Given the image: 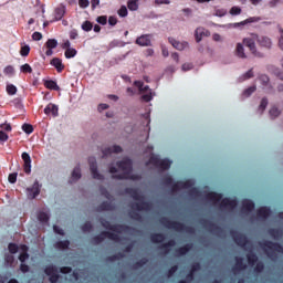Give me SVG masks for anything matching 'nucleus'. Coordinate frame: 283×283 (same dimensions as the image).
Segmentation results:
<instances>
[{
	"mask_svg": "<svg viewBox=\"0 0 283 283\" xmlns=\"http://www.w3.org/2000/svg\"><path fill=\"white\" fill-rule=\"evenodd\" d=\"M116 165L118 169H120V171H124V174L112 175V178L114 180H138V177L136 175H132V171L134 169V164L132 159L124 158L123 160L117 161Z\"/></svg>",
	"mask_w": 283,
	"mask_h": 283,
	"instance_id": "f257e3e1",
	"label": "nucleus"
},
{
	"mask_svg": "<svg viewBox=\"0 0 283 283\" xmlns=\"http://www.w3.org/2000/svg\"><path fill=\"white\" fill-rule=\"evenodd\" d=\"M125 193H127V196H130L133 200L138 201L130 206V208L134 209L135 211H149L151 209V203L145 201V196L140 195V191H138V189L125 188Z\"/></svg>",
	"mask_w": 283,
	"mask_h": 283,
	"instance_id": "f03ea898",
	"label": "nucleus"
},
{
	"mask_svg": "<svg viewBox=\"0 0 283 283\" xmlns=\"http://www.w3.org/2000/svg\"><path fill=\"white\" fill-rule=\"evenodd\" d=\"M206 198L210 200V202H213L214 205L220 203V207L223 209H235L238 207V200L237 199H231V198H223L222 199V193L218 192H208L206 195Z\"/></svg>",
	"mask_w": 283,
	"mask_h": 283,
	"instance_id": "7ed1b4c3",
	"label": "nucleus"
},
{
	"mask_svg": "<svg viewBox=\"0 0 283 283\" xmlns=\"http://www.w3.org/2000/svg\"><path fill=\"white\" fill-rule=\"evenodd\" d=\"M159 222L163 224V227H166V229H174V231H185L186 233H196V229H193V227L186 226L180 221H171L167 217H161Z\"/></svg>",
	"mask_w": 283,
	"mask_h": 283,
	"instance_id": "20e7f679",
	"label": "nucleus"
},
{
	"mask_svg": "<svg viewBox=\"0 0 283 283\" xmlns=\"http://www.w3.org/2000/svg\"><path fill=\"white\" fill-rule=\"evenodd\" d=\"M263 251H265L268 258H276L275 253H283L282 244L273 241H265L261 244Z\"/></svg>",
	"mask_w": 283,
	"mask_h": 283,
	"instance_id": "39448f33",
	"label": "nucleus"
},
{
	"mask_svg": "<svg viewBox=\"0 0 283 283\" xmlns=\"http://www.w3.org/2000/svg\"><path fill=\"white\" fill-rule=\"evenodd\" d=\"M255 41H258V39L255 38V33H252L250 38L243 39V45H245V48H249L253 56H258L259 59H262L264 54L258 51V46H255Z\"/></svg>",
	"mask_w": 283,
	"mask_h": 283,
	"instance_id": "423d86ee",
	"label": "nucleus"
},
{
	"mask_svg": "<svg viewBox=\"0 0 283 283\" xmlns=\"http://www.w3.org/2000/svg\"><path fill=\"white\" fill-rule=\"evenodd\" d=\"M149 164L154 165V167H157V169H161L163 171H167L171 168V160L169 159H160V157L153 155L149 158Z\"/></svg>",
	"mask_w": 283,
	"mask_h": 283,
	"instance_id": "0eeeda50",
	"label": "nucleus"
},
{
	"mask_svg": "<svg viewBox=\"0 0 283 283\" xmlns=\"http://www.w3.org/2000/svg\"><path fill=\"white\" fill-rule=\"evenodd\" d=\"M105 238H108V240H113L114 242H120V237L109 231H103L99 234L93 237V242L95 244H101L102 242L105 241Z\"/></svg>",
	"mask_w": 283,
	"mask_h": 283,
	"instance_id": "6e6552de",
	"label": "nucleus"
},
{
	"mask_svg": "<svg viewBox=\"0 0 283 283\" xmlns=\"http://www.w3.org/2000/svg\"><path fill=\"white\" fill-rule=\"evenodd\" d=\"M99 222L104 229H107L108 231H114V233H123V230L125 229V226L123 224H112L109 221H107L104 218L99 219Z\"/></svg>",
	"mask_w": 283,
	"mask_h": 283,
	"instance_id": "1a4fd4ad",
	"label": "nucleus"
},
{
	"mask_svg": "<svg viewBox=\"0 0 283 283\" xmlns=\"http://www.w3.org/2000/svg\"><path fill=\"white\" fill-rule=\"evenodd\" d=\"M254 39H256L258 45H260V48H263L264 50H271V48H273V42L271 41V38L266 35L254 34Z\"/></svg>",
	"mask_w": 283,
	"mask_h": 283,
	"instance_id": "9d476101",
	"label": "nucleus"
},
{
	"mask_svg": "<svg viewBox=\"0 0 283 283\" xmlns=\"http://www.w3.org/2000/svg\"><path fill=\"white\" fill-rule=\"evenodd\" d=\"M88 165H90L92 177L95 180H103L104 177H103V175H101L98 172V165L96 164V158H90L88 159Z\"/></svg>",
	"mask_w": 283,
	"mask_h": 283,
	"instance_id": "9b49d317",
	"label": "nucleus"
},
{
	"mask_svg": "<svg viewBox=\"0 0 283 283\" xmlns=\"http://www.w3.org/2000/svg\"><path fill=\"white\" fill-rule=\"evenodd\" d=\"M231 235L235 244H238V247H241L242 249H244V247L249 244V238H247L245 234H242L239 232H231Z\"/></svg>",
	"mask_w": 283,
	"mask_h": 283,
	"instance_id": "f8f14e48",
	"label": "nucleus"
},
{
	"mask_svg": "<svg viewBox=\"0 0 283 283\" xmlns=\"http://www.w3.org/2000/svg\"><path fill=\"white\" fill-rule=\"evenodd\" d=\"M135 43L140 48H149V45H151V34H143L138 36Z\"/></svg>",
	"mask_w": 283,
	"mask_h": 283,
	"instance_id": "ddd939ff",
	"label": "nucleus"
},
{
	"mask_svg": "<svg viewBox=\"0 0 283 283\" xmlns=\"http://www.w3.org/2000/svg\"><path fill=\"white\" fill-rule=\"evenodd\" d=\"M59 45V41H56V39H49L44 46L46 48L45 54L46 56H52V54H54L55 48H57Z\"/></svg>",
	"mask_w": 283,
	"mask_h": 283,
	"instance_id": "4468645a",
	"label": "nucleus"
},
{
	"mask_svg": "<svg viewBox=\"0 0 283 283\" xmlns=\"http://www.w3.org/2000/svg\"><path fill=\"white\" fill-rule=\"evenodd\" d=\"M123 147L118 145H114L112 147H106L102 150L103 157L106 158L107 156H112V154H122Z\"/></svg>",
	"mask_w": 283,
	"mask_h": 283,
	"instance_id": "2eb2a0df",
	"label": "nucleus"
},
{
	"mask_svg": "<svg viewBox=\"0 0 283 283\" xmlns=\"http://www.w3.org/2000/svg\"><path fill=\"white\" fill-rule=\"evenodd\" d=\"M22 160L24 163V165H23L24 172L31 174L32 172V158L30 157V154L22 153Z\"/></svg>",
	"mask_w": 283,
	"mask_h": 283,
	"instance_id": "dca6fc26",
	"label": "nucleus"
},
{
	"mask_svg": "<svg viewBox=\"0 0 283 283\" xmlns=\"http://www.w3.org/2000/svg\"><path fill=\"white\" fill-rule=\"evenodd\" d=\"M256 216L260 220H266L271 216V208L261 207L256 210Z\"/></svg>",
	"mask_w": 283,
	"mask_h": 283,
	"instance_id": "f3484780",
	"label": "nucleus"
},
{
	"mask_svg": "<svg viewBox=\"0 0 283 283\" xmlns=\"http://www.w3.org/2000/svg\"><path fill=\"white\" fill-rule=\"evenodd\" d=\"M247 270V265L244 264V259L242 256H235V264L232 268L233 273L238 271Z\"/></svg>",
	"mask_w": 283,
	"mask_h": 283,
	"instance_id": "a211bd4d",
	"label": "nucleus"
},
{
	"mask_svg": "<svg viewBox=\"0 0 283 283\" xmlns=\"http://www.w3.org/2000/svg\"><path fill=\"white\" fill-rule=\"evenodd\" d=\"M50 63L53 67H55L56 72H59L60 74H61V72H63L65 70L63 60H61L59 57H53Z\"/></svg>",
	"mask_w": 283,
	"mask_h": 283,
	"instance_id": "6ab92c4d",
	"label": "nucleus"
},
{
	"mask_svg": "<svg viewBox=\"0 0 283 283\" xmlns=\"http://www.w3.org/2000/svg\"><path fill=\"white\" fill-rule=\"evenodd\" d=\"M193 249V243H186L184 247L178 248L175 253L176 255L182 256L187 255L189 251Z\"/></svg>",
	"mask_w": 283,
	"mask_h": 283,
	"instance_id": "aec40b11",
	"label": "nucleus"
},
{
	"mask_svg": "<svg viewBox=\"0 0 283 283\" xmlns=\"http://www.w3.org/2000/svg\"><path fill=\"white\" fill-rule=\"evenodd\" d=\"M44 114L46 116H50V114H52V116L56 117L59 116V106H56L55 104L50 103L45 108H44Z\"/></svg>",
	"mask_w": 283,
	"mask_h": 283,
	"instance_id": "412c9836",
	"label": "nucleus"
},
{
	"mask_svg": "<svg viewBox=\"0 0 283 283\" xmlns=\"http://www.w3.org/2000/svg\"><path fill=\"white\" fill-rule=\"evenodd\" d=\"M203 224L207 227L208 231H211V233H220V231H222V228H220V226L209 220H205Z\"/></svg>",
	"mask_w": 283,
	"mask_h": 283,
	"instance_id": "4be33fe9",
	"label": "nucleus"
},
{
	"mask_svg": "<svg viewBox=\"0 0 283 283\" xmlns=\"http://www.w3.org/2000/svg\"><path fill=\"white\" fill-rule=\"evenodd\" d=\"M65 17V6L61 4L54 10V19L53 21H61Z\"/></svg>",
	"mask_w": 283,
	"mask_h": 283,
	"instance_id": "5701e85b",
	"label": "nucleus"
},
{
	"mask_svg": "<svg viewBox=\"0 0 283 283\" xmlns=\"http://www.w3.org/2000/svg\"><path fill=\"white\" fill-rule=\"evenodd\" d=\"M169 43L172 44V48H175V50H179L182 51L185 50V48H189V43L188 42H178L175 39L169 38Z\"/></svg>",
	"mask_w": 283,
	"mask_h": 283,
	"instance_id": "b1692460",
	"label": "nucleus"
},
{
	"mask_svg": "<svg viewBox=\"0 0 283 283\" xmlns=\"http://www.w3.org/2000/svg\"><path fill=\"white\" fill-rule=\"evenodd\" d=\"M166 237L164 233H151L150 234V241L153 242V244H160L163 242H165Z\"/></svg>",
	"mask_w": 283,
	"mask_h": 283,
	"instance_id": "393cba45",
	"label": "nucleus"
},
{
	"mask_svg": "<svg viewBox=\"0 0 283 283\" xmlns=\"http://www.w3.org/2000/svg\"><path fill=\"white\" fill-rule=\"evenodd\" d=\"M253 209H255V203L252 200L244 199L242 201V210L243 211L251 212V211H253Z\"/></svg>",
	"mask_w": 283,
	"mask_h": 283,
	"instance_id": "a878e982",
	"label": "nucleus"
},
{
	"mask_svg": "<svg viewBox=\"0 0 283 283\" xmlns=\"http://www.w3.org/2000/svg\"><path fill=\"white\" fill-rule=\"evenodd\" d=\"M114 205L109 201H104L97 207V211H114Z\"/></svg>",
	"mask_w": 283,
	"mask_h": 283,
	"instance_id": "bb28decb",
	"label": "nucleus"
},
{
	"mask_svg": "<svg viewBox=\"0 0 283 283\" xmlns=\"http://www.w3.org/2000/svg\"><path fill=\"white\" fill-rule=\"evenodd\" d=\"M176 244V240L171 239L169 240L167 243H163L159 249L160 251H164V253H169V251H171V247H174Z\"/></svg>",
	"mask_w": 283,
	"mask_h": 283,
	"instance_id": "cd10ccee",
	"label": "nucleus"
},
{
	"mask_svg": "<svg viewBox=\"0 0 283 283\" xmlns=\"http://www.w3.org/2000/svg\"><path fill=\"white\" fill-rule=\"evenodd\" d=\"M44 87H46V90H53L54 92H59V90H61V87H59V84H56V82L53 80H46L44 82Z\"/></svg>",
	"mask_w": 283,
	"mask_h": 283,
	"instance_id": "c85d7f7f",
	"label": "nucleus"
},
{
	"mask_svg": "<svg viewBox=\"0 0 283 283\" xmlns=\"http://www.w3.org/2000/svg\"><path fill=\"white\" fill-rule=\"evenodd\" d=\"M235 55L239 59H247V53H244V45L242 43H238L235 48Z\"/></svg>",
	"mask_w": 283,
	"mask_h": 283,
	"instance_id": "c756f323",
	"label": "nucleus"
},
{
	"mask_svg": "<svg viewBox=\"0 0 283 283\" xmlns=\"http://www.w3.org/2000/svg\"><path fill=\"white\" fill-rule=\"evenodd\" d=\"M55 249H60L64 251L65 249H70V240L57 241L54 243Z\"/></svg>",
	"mask_w": 283,
	"mask_h": 283,
	"instance_id": "7c9ffc66",
	"label": "nucleus"
},
{
	"mask_svg": "<svg viewBox=\"0 0 283 283\" xmlns=\"http://www.w3.org/2000/svg\"><path fill=\"white\" fill-rule=\"evenodd\" d=\"M247 260L248 263L250 264V266H255V264L258 263V254L251 252L247 254Z\"/></svg>",
	"mask_w": 283,
	"mask_h": 283,
	"instance_id": "2f4dec72",
	"label": "nucleus"
},
{
	"mask_svg": "<svg viewBox=\"0 0 283 283\" xmlns=\"http://www.w3.org/2000/svg\"><path fill=\"white\" fill-rule=\"evenodd\" d=\"M44 273L45 275H54L55 273H59V268H56L55 265H48L44 269Z\"/></svg>",
	"mask_w": 283,
	"mask_h": 283,
	"instance_id": "473e14b6",
	"label": "nucleus"
},
{
	"mask_svg": "<svg viewBox=\"0 0 283 283\" xmlns=\"http://www.w3.org/2000/svg\"><path fill=\"white\" fill-rule=\"evenodd\" d=\"M76 54H78V51H76V49L71 48L67 49L64 53L65 59H74V56H76Z\"/></svg>",
	"mask_w": 283,
	"mask_h": 283,
	"instance_id": "72a5a7b5",
	"label": "nucleus"
},
{
	"mask_svg": "<svg viewBox=\"0 0 283 283\" xmlns=\"http://www.w3.org/2000/svg\"><path fill=\"white\" fill-rule=\"evenodd\" d=\"M123 258H125V254L122 252H118L117 254L107 256L106 260H107V262H116V260H123Z\"/></svg>",
	"mask_w": 283,
	"mask_h": 283,
	"instance_id": "f704fd0d",
	"label": "nucleus"
},
{
	"mask_svg": "<svg viewBox=\"0 0 283 283\" xmlns=\"http://www.w3.org/2000/svg\"><path fill=\"white\" fill-rule=\"evenodd\" d=\"M269 234L274 238V240H277V238L282 237V231L280 229L271 228L269 230Z\"/></svg>",
	"mask_w": 283,
	"mask_h": 283,
	"instance_id": "c9c22d12",
	"label": "nucleus"
},
{
	"mask_svg": "<svg viewBox=\"0 0 283 283\" xmlns=\"http://www.w3.org/2000/svg\"><path fill=\"white\" fill-rule=\"evenodd\" d=\"M255 21H258V18L253 17V18H248L247 20H244L240 23H234L232 25H233V28H240V25H247V23H255Z\"/></svg>",
	"mask_w": 283,
	"mask_h": 283,
	"instance_id": "e433bc0d",
	"label": "nucleus"
},
{
	"mask_svg": "<svg viewBox=\"0 0 283 283\" xmlns=\"http://www.w3.org/2000/svg\"><path fill=\"white\" fill-rule=\"evenodd\" d=\"M29 191V198L34 199L36 198V196H39V193H41V190L39 189V187H33L31 189H28Z\"/></svg>",
	"mask_w": 283,
	"mask_h": 283,
	"instance_id": "4c0bfd02",
	"label": "nucleus"
},
{
	"mask_svg": "<svg viewBox=\"0 0 283 283\" xmlns=\"http://www.w3.org/2000/svg\"><path fill=\"white\" fill-rule=\"evenodd\" d=\"M205 29L202 28H197L196 31H195V38H196V41L197 43H200V41H202V34H205Z\"/></svg>",
	"mask_w": 283,
	"mask_h": 283,
	"instance_id": "58836bf2",
	"label": "nucleus"
},
{
	"mask_svg": "<svg viewBox=\"0 0 283 283\" xmlns=\"http://www.w3.org/2000/svg\"><path fill=\"white\" fill-rule=\"evenodd\" d=\"M268 105H269V99H268L266 97H263V98L261 99L260 105H259V112H260V114H263V113H264V109H266Z\"/></svg>",
	"mask_w": 283,
	"mask_h": 283,
	"instance_id": "ea45409f",
	"label": "nucleus"
},
{
	"mask_svg": "<svg viewBox=\"0 0 283 283\" xmlns=\"http://www.w3.org/2000/svg\"><path fill=\"white\" fill-rule=\"evenodd\" d=\"M147 262H149V260H147V258H143L139 261L134 263V269H143V266H145V264H147Z\"/></svg>",
	"mask_w": 283,
	"mask_h": 283,
	"instance_id": "a19ab883",
	"label": "nucleus"
},
{
	"mask_svg": "<svg viewBox=\"0 0 283 283\" xmlns=\"http://www.w3.org/2000/svg\"><path fill=\"white\" fill-rule=\"evenodd\" d=\"M127 7L128 10H132L133 12L138 10V0H128Z\"/></svg>",
	"mask_w": 283,
	"mask_h": 283,
	"instance_id": "79ce46f5",
	"label": "nucleus"
},
{
	"mask_svg": "<svg viewBox=\"0 0 283 283\" xmlns=\"http://www.w3.org/2000/svg\"><path fill=\"white\" fill-rule=\"evenodd\" d=\"M161 180L166 187H171V185H174V178L169 175H166L165 177H163Z\"/></svg>",
	"mask_w": 283,
	"mask_h": 283,
	"instance_id": "37998d69",
	"label": "nucleus"
},
{
	"mask_svg": "<svg viewBox=\"0 0 283 283\" xmlns=\"http://www.w3.org/2000/svg\"><path fill=\"white\" fill-rule=\"evenodd\" d=\"M73 180H81V167H75L72 171Z\"/></svg>",
	"mask_w": 283,
	"mask_h": 283,
	"instance_id": "c03bdc74",
	"label": "nucleus"
},
{
	"mask_svg": "<svg viewBox=\"0 0 283 283\" xmlns=\"http://www.w3.org/2000/svg\"><path fill=\"white\" fill-rule=\"evenodd\" d=\"M38 220L40 222H49L50 221V216H48L46 212H39L38 213Z\"/></svg>",
	"mask_w": 283,
	"mask_h": 283,
	"instance_id": "a18cd8bd",
	"label": "nucleus"
},
{
	"mask_svg": "<svg viewBox=\"0 0 283 283\" xmlns=\"http://www.w3.org/2000/svg\"><path fill=\"white\" fill-rule=\"evenodd\" d=\"M92 28H94V24L87 20L82 23V30H84V32H92Z\"/></svg>",
	"mask_w": 283,
	"mask_h": 283,
	"instance_id": "49530a36",
	"label": "nucleus"
},
{
	"mask_svg": "<svg viewBox=\"0 0 283 283\" xmlns=\"http://www.w3.org/2000/svg\"><path fill=\"white\" fill-rule=\"evenodd\" d=\"M20 72H22L23 74H32V66L25 63L20 67Z\"/></svg>",
	"mask_w": 283,
	"mask_h": 283,
	"instance_id": "de8ad7c7",
	"label": "nucleus"
},
{
	"mask_svg": "<svg viewBox=\"0 0 283 283\" xmlns=\"http://www.w3.org/2000/svg\"><path fill=\"white\" fill-rule=\"evenodd\" d=\"M7 94H9V96H14V94H17V86H14L13 84H8Z\"/></svg>",
	"mask_w": 283,
	"mask_h": 283,
	"instance_id": "09e8293b",
	"label": "nucleus"
},
{
	"mask_svg": "<svg viewBox=\"0 0 283 283\" xmlns=\"http://www.w3.org/2000/svg\"><path fill=\"white\" fill-rule=\"evenodd\" d=\"M92 229H94V227L92 226V222L86 221L83 226H82V231L84 233H90V231H92Z\"/></svg>",
	"mask_w": 283,
	"mask_h": 283,
	"instance_id": "8fccbe9b",
	"label": "nucleus"
},
{
	"mask_svg": "<svg viewBox=\"0 0 283 283\" xmlns=\"http://www.w3.org/2000/svg\"><path fill=\"white\" fill-rule=\"evenodd\" d=\"M8 250L11 253V255H14V253L19 252V245H17V243H9Z\"/></svg>",
	"mask_w": 283,
	"mask_h": 283,
	"instance_id": "3c124183",
	"label": "nucleus"
},
{
	"mask_svg": "<svg viewBox=\"0 0 283 283\" xmlns=\"http://www.w3.org/2000/svg\"><path fill=\"white\" fill-rule=\"evenodd\" d=\"M22 130L24 132V134H32V132H34V127L32 126V124H23Z\"/></svg>",
	"mask_w": 283,
	"mask_h": 283,
	"instance_id": "603ef678",
	"label": "nucleus"
},
{
	"mask_svg": "<svg viewBox=\"0 0 283 283\" xmlns=\"http://www.w3.org/2000/svg\"><path fill=\"white\" fill-rule=\"evenodd\" d=\"M170 187L172 192L180 191V189H182V184L181 181H177V182L172 181V185H170Z\"/></svg>",
	"mask_w": 283,
	"mask_h": 283,
	"instance_id": "864d4df0",
	"label": "nucleus"
},
{
	"mask_svg": "<svg viewBox=\"0 0 283 283\" xmlns=\"http://www.w3.org/2000/svg\"><path fill=\"white\" fill-rule=\"evenodd\" d=\"M191 187H193V181L191 179L181 181V189H191Z\"/></svg>",
	"mask_w": 283,
	"mask_h": 283,
	"instance_id": "5fc2aeb1",
	"label": "nucleus"
},
{
	"mask_svg": "<svg viewBox=\"0 0 283 283\" xmlns=\"http://www.w3.org/2000/svg\"><path fill=\"white\" fill-rule=\"evenodd\" d=\"M134 85H136V87H138V90L140 91V92H148V90H149V87L148 86H144L143 87V82L142 81H135L134 82Z\"/></svg>",
	"mask_w": 283,
	"mask_h": 283,
	"instance_id": "6e6d98bb",
	"label": "nucleus"
},
{
	"mask_svg": "<svg viewBox=\"0 0 283 283\" xmlns=\"http://www.w3.org/2000/svg\"><path fill=\"white\" fill-rule=\"evenodd\" d=\"M271 118H277L280 116V111L277 107L273 106L269 112Z\"/></svg>",
	"mask_w": 283,
	"mask_h": 283,
	"instance_id": "4d7b16f0",
	"label": "nucleus"
},
{
	"mask_svg": "<svg viewBox=\"0 0 283 283\" xmlns=\"http://www.w3.org/2000/svg\"><path fill=\"white\" fill-rule=\"evenodd\" d=\"M255 90H256L255 86L248 87L247 90L243 91V96H245V98H249V96H251V94H253Z\"/></svg>",
	"mask_w": 283,
	"mask_h": 283,
	"instance_id": "13d9d810",
	"label": "nucleus"
},
{
	"mask_svg": "<svg viewBox=\"0 0 283 283\" xmlns=\"http://www.w3.org/2000/svg\"><path fill=\"white\" fill-rule=\"evenodd\" d=\"M230 14L232 17H237L238 14H242V9L240 7H232L230 9Z\"/></svg>",
	"mask_w": 283,
	"mask_h": 283,
	"instance_id": "bf43d9fd",
	"label": "nucleus"
},
{
	"mask_svg": "<svg viewBox=\"0 0 283 283\" xmlns=\"http://www.w3.org/2000/svg\"><path fill=\"white\" fill-rule=\"evenodd\" d=\"M21 56H28L30 54V45H23L20 50Z\"/></svg>",
	"mask_w": 283,
	"mask_h": 283,
	"instance_id": "052dcab7",
	"label": "nucleus"
},
{
	"mask_svg": "<svg viewBox=\"0 0 283 283\" xmlns=\"http://www.w3.org/2000/svg\"><path fill=\"white\" fill-rule=\"evenodd\" d=\"M178 272V265H172L168 272H167V276L168 277H174V274H176Z\"/></svg>",
	"mask_w": 283,
	"mask_h": 283,
	"instance_id": "680f3d73",
	"label": "nucleus"
},
{
	"mask_svg": "<svg viewBox=\"0 0 283 283\" xmlns=\"http://www.w3.org/2000/svg\"><path fill=\"white\" fill-rule=\"evenodd\" d=\"M259 81L262 83V85L266 86L269 85V75L262 74L259 76Z\"/></svg>",
	"mask_w": 283,
	"mask_h": 283,
	"instance_id": "e2e57ef3",
	"label": "nucleus"
},
{
	"mask_svg": "<svg viewBox=\"0 0 283 283\" xmlns=\"http://www.w3.org/2000/svg\"><path fill=\"white\" fill-rule=\"evenodd\" d=\"M96 21L101 25H107V15H99L97 17Z\"/></svg>",
	"mask_w": 283,
	"mask_h": 283,
	"instance_id": "0e129e2a",
	"label": "nucleus"
},
{
	"mask_svg": "<svg viewBox=\"0 0 283 283\" xmlns=\"http://www.w3.org/2000/svg\"><path fill=\"white\" fill-rule=\"evenodd\" d=\"M4 262H6L7 264H10V265L14 264V255H12V254H7V255L4 256Z\"/></svg>",
	"mask_w": 283,
	"mask_h": 283,
	"instance_id": "69168bd1",
	"label": "nucleus"
},
{
	"mask_svg": "<svg viewBox=\"0 0 283 283\" xmlns=\"http://www.w3.org/2000/svg\"><path fill=\"white\" fill-rule=\"evenodd\" d=\"M227 15V9H216L214 17H224Z\"/></svg>",
	"mask_w": 283,
	"mask_h": 283,
	"instance_id": "338daca9",
	"label": "nucleus"
},
{
	"mask_svg": "<svg viewBox=\"0 0 283 283\" xmlns=\"http://www.w3.org/2000/svg\"><path fill=\"white\" fill-rule=\"evenodd\" d=\"M255 273H262L264 271V263L258 262L255 268H254Z\"/></svg>",
	"mask_w": 283,
	"mask_h": 283,
	"instance_id": "774afa93",
	"label": "nucleus"
}]
</instances>
